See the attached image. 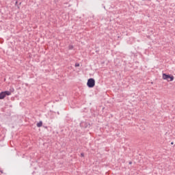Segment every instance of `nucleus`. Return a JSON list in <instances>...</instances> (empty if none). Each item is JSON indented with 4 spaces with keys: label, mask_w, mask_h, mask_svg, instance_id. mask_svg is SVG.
<instances>
[{
    "label": "nucleus",
    "mask_w": 175,
    "mask_h": 175,
    "mask_svg": "<svg viewBox=\"0 0 175 175\" xmlns=\"http://www.w3.org/2000/svg\"><path fill=\"white\" fill-rule=\"evenodd\" d=\"M163 80H167V81H173L174 77L172 75L163 73Z\"/></svg>",
    "instance_id": "1"
},
{
    "label": "nucleus",
    "mask_w": 175,
    "mask_h": 175,
    "mask_svg": "<svg viewBox=\"0 0 175 175\" xmlns=\"http://www.w3.org/2000/svg\"><path fill=\"white\" fill-rule=\"evenodd\" d=\"M87 86L88 88H94L95 87V79L90 78L87 82Z\"/></svg>",
    "instance_id": "2"
},
{
    "label": "nucleus",
    "mask_w": 175,
    "mask_h": 175,
    "mask_svg": "<svg viewBox=\"0 0 175 175\" xmlns=\"http://www.w3.org/2000/svg\"><path fill=\"white\" fill-rule=\"evenodd\" d=\"M80 126L82 128H90L91 127V124L88 122H81L80 124Z\"/></svg>",
    "instance_id": "3"
},
{
    "label": "nucleus",
    "mask_w": 175,
    "mask_h": 175,
    "mask_svg": "<svg viewBox=\"0 0 175 175\" xmlns=\"http://www.w3.org/2000/svg\"><path fill=\"white\" fill-rule=\"evenodd\" d=\"M6 98V95L5 94V92H1L0 93V99H5Z\"/></svg>",
    "instance_id": "4"
},
{
    "label": "nucleus",
    "mask_w": 175,
    "mask_h": 175,
    "mask_svg": "<svg viewBox=\"0 0 175 175\" xmlns=\"http://www.w3.org/2000/svg\"><path fill=\"white\" fill-rule=\"evenodd\" d=\"M4 94H5V96H9L10 95H12V92L9 91H4Z\"/></svg>",
    "instance_id": "5"
},
{
    "label": "nucleus",
    "mask_w": 175,
    "mask_h": 175,
    "mask_svg": "<svg viewBox=\"0 0 175 175\" xmlns=\"http://www.w3.org/2000/svg\"><path fill=\"white\" fill-rule=\"evenodd\" d=\"M42 125H43V122H42V121H40L38 123H37L38 128H40V126H42Z\"/></svg>",
    "instance_id": "6"
},
{
    "label": "nucleus",
    "mask_w": 175,
    "mask_h": 175,
    "mask_svg": "<svg viewBox=\"0 0 175 175\" xmlns=\"http://www.w3.org/2000/svg\"><path fill=\"white\" fill-rule=\"evenodd\" d=\"M18 3V1H16L15 6H17L18 9H20V5H21V3H19V4Z\"/></svg>",
    "instance_id": "7"
},
{
    "label": "nucleus",
    "mask_w": 175,
    "mask_h": 175,
    "mask_svg": "<svg viewBox=\"0 0 175 175\" xmlns=\"http://www.w3.org/2000/svg\"><path fill=\"white\" fill-rule=\"evenodd\" d=\"M68 49L69 50H73V45H69Z\"/></svg>",
    "instance_id": "8"
},
{
    "label": "nucleus",
    "mask_w": 175,
    "mask_h": 175,
    "mask_svg": "<svg viewBox=\"0 0 175 175\" xmlns=\"http://www.w3.org/2000/svg\"><path fill=\"white\" fill-rule=\"evenodd\" d=\"M75 66L76 68H77L78 66H80V64L76 63L75 65Z\"/></svg>",
    "instance_id": "9"
},
{
    "label": "nucleus",
    "mask_w": 175,
    "mask_h": 175,
    "mask_svg": "<svg viewBox=\"0 0 175 175\" xmlns=\"http://www.w3.org/2000/svg\"><path fill=\"white\" fill-rule=\"evenodd\" d=\"M81 157H84V153L83 152L81 153Z\"/></svg>",
    "instance_id": "10"
},
{
    "label": "nucleus",
    "mask_w": 175,
    "mask_h": 175,
    "mask_svg": "<svg viewBox=\"0 0 175 175\" xmlns=\"http://www.w3.org/2000/svg\"><path fill=\"white\" fill-rule=\"evenodd\" d=\"M129 165H132V161H130V162H129Z\"/></svg>",
    "instance_id": "11"
},
{
    "label": "nucleus",
    "mask_w": 175,
    "mask_h": 175,
    "mask_svg": "<svg viewBox=\"0 0 175 175\" xmlns=\"http://www.w3.org/2000/svg\"><path fill=\"white\" fill-rule=\"evenodd\" d=\"M171 144L173 145V144H174V142H171Z\"/></svg>",
    "instance_id": "12"
}]
</instances>
